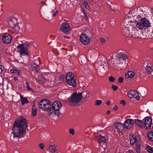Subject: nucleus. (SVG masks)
<instances>
[{
    "instance_id": "1",
    "label": "nucleus",
    "mask_w": 153,
    "mask_h": 153,
    "mask_svg": "<svg viewBox=\"0 0 153 153\" xmlns=\"http://www.w3.org/2000/svg\"><path fill=\"white\" fill-rule=\"evenodd\" d=\"M27 120L23 117H21L15 121L13 127V136L11 135L10 139L14 141V138L22 137L25 132V130L27 127Z\"/></svg>"
},
{
    "instance_id": "2",
    "label": "nucleus",
    "mask_w": 153,
    "mask_h": 153,
    "mask_svg": "<svg viewBox=\"0 0 153 153\" xmlns=\"http://www.w3.org/2000/svg\"><path fill=\"white\" fill-rule=\"evenodd\" d=\"M125 25H124V27L122 30V32L123 34L126 35V36L129 37L140 38V33H141L140 31H138L137 29V27H126Z\"/></svg>"
},
{
    "instance_id": "3",
    "label": "nucleus",
    "mask_w": 153,
    "mask_h": 153,
    "mask_svg": "<svg viewBox=\"0 0 153 153\" xmlns=\"http://www.w3.org/2000/svg\"><path fill=\"white\" fill-rule=\"evenodd\" d=\"M116 60L119 64V67L121 69L126 68L128 64V57L123 52H118L116 56Z\"/></svg>"
},
{
    "instance_id": "4",
    "label": "nucleus",
    "mask_w": 153,
    "mask_h": 153,
    "mask_svg": "<svg viewBox=\"0 0 153 153\" xmlns=\"http://www.w3.org/2000/svg\"><path fill=\"white\" fill-rule=\"evenodd\" d=\"M62 106V105L60 102L56 101L54 102L51 108H49V115H50L52 114L57 116L59 115L61 113L59 110Z\"/></svg>"
},
{
    "instance_id": "5",
    "label": "nucleus",
    "mask_w": 153,
    "mask_h": 153,
    "mask_svg": "<svg viewBox=\"0 0 153 153\" xmlns=\"http://www.w3.org/2000/svg\"><path fill=\"white\" fill-rule=\"evenodd\" d=\"M82 92H74L68 98V102L70 105L79 102L82 99Z\"/></svg>"
},
{
    "instance_id": "6",
    "label": "nucleus",
    "mask_w": 153,
    "mask_h": 153,
    "mask_svg": "<svg viewBox=\"0 0 153 153\" xmlns=\"http://www.w3.org/2000/svg\"><path fill=\"white\" fill-rule=\"evenodd\" d=\"M136 26L140 30L148 28L151 25L149 20L145 18H142L137 22Z\"/></svg>"
},
{
    "instance_id": "7",
    "label": "nucleus",
    "mask_w": 153,
    "mask_h": 153,
    "mask_svg": "<svg viewBox=\"0 0 153 153\" xmlns=\"http://www.w3.org/2000/svg\"><path fill=\"white\" fill-rule=\"evenodd\" d=\"M65 79L69 85L75 87L76 86V79L74 78L73 74L71 72H69L66 74Z\"/></svg>"
},
{
    "instance_id": "8",
    "label": "nucleus",
    "mask_w": 153,
    "mask_h": 153,
    "mask_svg": "<svg viewBox=\"0 0 153 153\" xmlns=\"http://www.w3.org/2000/svg\"><path fill=\"white\" fill-rule=\"evenodd\" d=\"M17 49L21 55H27L28 54L27 48L24 44H19L17 46Z\"/></svg>"
},
{
    "instance_id": "9",
    "label": "nucleus",
    "mask_w": 153,
    "mask_h": 153,
    "mask_svg": "<svg viewBox=\"0 0 153 153\" xmlns=\"http://www.w3.org/2000/svg\"><path fill=\"white\" fill-rule=\"evenodd\" d=\"M79 38L81 42L83 45H86L89 43L90 39L87 34L82 33L80 35Z\"/></svg>"
},
{
    "instance_id": "10",
    "label": "nucleus",
    "mask_w": 153,
    "mask_h": 153,
    "mask_svg": "<svg viewBox=\"0 0 153 153\" xmlns=\"http://www.w3.org/2000/svg\"><path fill=\"white\" fill-rule=\"evenodd\" d=\"M145 127L146 130H149L151 127L152 123V119L149 116H147L145 117L144 119Z\"/></svg>"
},
{
    "instance_id": "11",
    "label": "nucleus",
    "mask_w": 153,
    "mask_h": 153,
    "mask_svg": "<svg viewBox=\"0 0 153 153\" xmlns=\"http://www.w3.org/2000/svg\"><path fill=\"white\" fill-rule=\"evenodd\" d=\"M128 97L131 99L135 98L136 100H139V97L138 93L136 92L133 90L128 91Z\"/></svg>"
},
{
    "instance_id": "12",
    "label": "nucleus",
    "mask_w": 153,
    "mask_h": 153,
    "mask_svg": "<svg viewBox=\"0 0 153 153\" xmlns=\"http://www.w3.org/2000/svg\"><path fill=\"white\" fill-rule=\"evenodd\" d=\"M134 123V120L131 119H128L125 120L124 126L126 128L129 129L132 127Z\"/></svg>"
},
{
    "instance_id": "13",
    "label": "nucleus",
    "mask_w": 153,
    "mask_h": 153,
    "mask_svg": "<svg viewBox=\"0 0 153 153\" xmlns=\"http://www.w3.org/2000/svg\"><path fill=\"white\" fill-rule=\"evenodd\" d=\"M60 30L66 34L68 33L70 30L69 25L65 23H63L60 27Z\"/></svg>"
},
{
    "instance_id": "14",
    "label": "nucleus",
    "mask_w": 153,
    "mask_h": 153,
    "mask_svg": "<svg viewBox=\"0 0 153 153\" xmlns=\"http://www.w3.org/2000/svg\"><path fill=\"white\" fill-rule=\"evenodd\" d=\"M3 42L5 43H10L12 40V37L11 35L8 33L4 34L2 37Z\"/></svg>"
},
{
    "instance_id": "15",
    "label": "nucleus",
    "mask_w": 153,
    "mask_h": 153,
    "mask_svg": "<svg viewBox=\"0 0 153 153\" xmlns=\"http://www.w3.org/2000/svg\"><path fill=\"white\" fill-rule=\"evenodd\" d=\"M130 144L131 146H133L134 143L137 142V140H139L140 139V137L138 136H136L134 134H132L130 135Z\"/></svg>"
},
{
    "instance_id": "16",
    "label": "nucleus",
    "mask_w": 153,
    "mask_h": 153,
    "mask_svg": "<svg viewBox=\"0 0 153 153\" xmlns=\"http://www.w3.org/2000/svg\"><path fill=\"white\" fill-rule=\"evenodd\" d=\"M46 102L44 100H41L39 102V107L42 109L44 111L49 110V107H47L46 106Z\"/></svg>"
},
{
    "instance_id": "17",
    "label": "nucleus",
    "mask_w": 153,
    "mask_h": 153,
    "mask_svg": "<svg viewBox=\"0 0 153 153\" xmlns=\"http://www.w3.org/2000/svg\"><path fill=\"white\" fill-rule=\"evenodd\" d=\"M17 23V20L15 18H12L11 19L8 21V23L9 26L12 28H14L15 27H18V26H16Z\"/></svg>"
},
{
    "instance_id": "18",
    "label": "nucleus",
    "mask_w": 153,
    "mask_h": 153,
    "mask_svg": "<svg viewBox=\"0 0 153 153\" xmlns=\"http://www.w3.org/2000/svg\"><path fill=\"white\" fill-rule=\"evenodd\" d=\"M98 137L100 145L102 146H105L106 145V139L105 137L99 135L98 136Z\"/></svg>"
},
{
    "instance_id": "19",
    "label": "nucleus",
    "mask_w": 153,
    "mask_h": 153,
    "mask_svg": "<svg viewBox=\"0 0 153 153\" xmlns=\"http://www.w3.org/2000/svg\"><path fill=\"white\" fill-rule=\"evenodd\" d=\"M134 120L135 123L139 127L142 128H145L144 121L138 119H135Z\"/></svg>"
},
{
    "instance_id": "20",
    "label": "nucleus",
    "mask_w": 153,
    "mask_h": 153,
    "mask_svg": "<svg viewBox=\"0 0 153 153\" xmlns=\"http://www.w3.org/2000/svg\"><path fill=\"white\" fill-rule=\"evenodd\" d=\"M135 73L132 71H129L125 74L126 78H133L135 75Z\"/></svg>"
},
{
    "instance_id": "21",
    "label": "nucleus",
    "mask_w": 153,
    "mask_h": 153,
    "mask_svg": "<svg viewBox=\"0 0 153 153\" xmlns=\"http://www.w3.org/2000/svg\"><path fill=\"white\" fill-rule=\"evenodd\" d=\"M39 67L38 65L34 63L32 66V69L34 73H37L39 70Z\"/></svg>"
},
{
    "instance_id": "22",
    "label": "nucleus",
    "mask_w": 153,
    "mask_h": 153,
    "mask_svg": "<svg viewBox=\"0 0 153 153\" xmlns=\"http://www.w3.org/2000/svg\"><path fill=\"white\" fill-rule=\"evenodd\" d=\"M110 66L113 69H115L117 68V67H119V64L116 59L113 62V63L111 64Z\"/></svg>"
},
{
    "instance_id": "23",
    "label": "nucleus",
    "mask_w": 153,
    "mask_h": 153,
    "mask_svg": "<svg viewBox=\"0 0 153 153\" xmlns=\"http://www.w3.org/2000/svg\"><path fill=\"white\" fill-rule=\"evenodd\" d=\"M147 137L150 141H153V132L152 131H150L148 132Z\"/></svg>"
},
{
    "instance_id": "24",
    "label": "nucleus",
    "mask_w": 153,
    "mask_h": 153,
    "mask_svg": "<svg viewBox=\"0 0 153 153\" xmlns=\"http://www.w3.org/2000/svg\"><path fill=\"white\" fill-rule=\"evenodd\" d=\"M86 60V58L85 56H80L79 58V62H81L83 65L85 64Z\"/></svg>"
},
{
    "instance_id": "25",
    "label": "nucleus",
    "mask_w": 153,
    "mask_h": 153,
    "mask_svg": "<svg viewBox=\"0 0 153 153\" xmlns=\"http://www.w3.org/2000/svg\"><path fill=\"white\" fill-rule=\"evenodd\" d=\"M48 148L49 151L52 153L55 152L57 150L56 147L54 146H50L48 147Z\"/></svg>"
},
{
    "instance_id": "26",
    "label": "nucleus",
    "mask_w": 153,
    "mask_h": 153,
    "mask_svg": "<svg viewBox=\"0 0 153 153\" xmlns=\"http://www.w3.org/2000/svg\"><path fill=\"white\" fill-rule=\"evenodd\" d=\"M20 98L21 100L22 104L24 105L25 104H27L28 103V102L27 99L25 98H23L22 95L20 96Z\"/></svg>"
},
{
    "instance_id": "27",
    "label": "nucleus",
    "mask_w": 153,
    "mask_h": 153,
    "mask_svg": "<svg viewBox=\"0 0 153 153\" xmlns=\"http://www.w3.org/2000/svg\"><path fill=\"white\" fill-rule=\"evenodd\" d=\"M115 126L118 129L120 130L123 127L122 124L120 123H117L114 124Z\"/></svg>"
},
{
    "instance_id": "28",
    "label": "nucleus",
    "mask_w": 153,
    "mask_h": 153,
    "mask_svg": "<svg viewBox=\"0 0 153 153\" xmlns=\"http://www.w3.org/2000/svg\"><path fill=\"white\" fill-rule=\"evenodd\" d=\"M38 79L40 81L44 82L45 78L41 74H39L38 75Z\"/></svg>"
},
{
    "instance_id": "29",
    "label": "nucleus",
    "mask_w": 153,
    "mask_h": 153,
    "mask_svg": "<svg viewBox=\"0 0 153 153\" xmlns=\"http://www.w3.org/2000/svg\"><path fill=\"white\" fill-rule=\"evenodd\" d=\"M135 149L137 153H140L141 149L139 145L136 144L135 145Z\"/></svg>"
},
{
    "instance_id": "30",
    "label": "nucleus",
    "mask_w": 153,
    "mask_h": 153,
    "mask_svg": "<svg viewBox=\"0 0 153 153\" xmlns=\"http://www.w3.org/2000/svg\"><path fill=\"white\" fill-rule=\"evenodd\" d=\"M44 100L46 102V106L49 107V108H51L52 106L51 105V103L50 102V101L46 99H44Z\"/></svg>"
},
{
    "instance_id": "31",
    "label": "nucleus",
    "mask_w": 153,
    "mask_h": 153,
    "mask_svg": "<svg viewBox=\"0 0 153 153\" xmlns=\"http://www.w3.org/2000/svg\"><path fill=\"white\" fill-rule=\"evenodd\" d=\"M10 72L12 73H16L19 74V73L21 72V71L14 68L10 70Z\"/></svg>"
},
{
    "instance_id": "32",
    "label": "nucleus",
    "mask_w": 153,
    "mask_h": 153,
    "mask_svg": "<svg viewBox=\"0 0 153 153\" xmlns=\"http://www.w3.org/2000/svg\"><path fill=\"white\" fill-rule=\"evenodd\" d=\"M146 70L147 72L149 74H151V72L152 71V68L150 66H147L146 67Z\"/></svg>"
},
{
    "instance_id": "33",
    "label": "nucleus",
    "mask_w": 153,
    "mask_h": 153,
    "mask_svg": "<svg viewBox=\"0 0 153 153\" xmlns=\"http://www.w3.org/2000/svg\"><path fill=\"white\" fill-rule=\"evenodd\" d=\"M103 65L102 61L100 60L96 62L95 63V65L97 67H100V66H102Z\"/></svg>"
},
{
    "instance_id": "34",
    "label": "nucleus",
    "mask_w": 153,
    "mask_h": 153,
    "mask_svg": "<svg viewBox=\"0 0 153 153\" xmlns=\"http://www.w3.org/2000/svg\"><path fill=\"white\" fill-rule=\"evenodd\" d=\"M146 149L150 153L153 152V147H152L149 146H147L146 147Z\"/></svg>"
},
{
    "instance_id": "35",
    "label": "nucleus",
    "mask_w": 153,
    "mask_h": 153,
    "mask_svg": "<svg viewBox=\"0 0 153 153\" xmlns=\"http://www.w3.org/2000/svg\"><path fill=\"white\" fill-rule=\"evenodd\" d=\"M36 108L34 106V105H33L32 108V115L33 116H35L36 114Z\"/></svg>"
},
{
    "instance_id": "36",
    "label": "nucleus",
    "mask_w": 153,
    "mask_h": 153,
    "mask_svg": "<svg viewBox=\"0 0 153 153\" xmlns=\"http://www.w3.org/2000/svg\"><path fill=\"white\" fill-rule=\"evenodd\" d=\"M91 149L89 148H85L84 149V153H91Z\"/></svg>"
},
{
    "instance_id": "37",
    "label": "nucleus",
    "mask_w": 153,
    "mask_h": 153,
    "mask_svg": "<svg viewBox=\"0 0 153 153\" xmlns=\"http://www.w3.org/2000/svg\"><path fill=\"white\" fill-rule=\"evenodd\" d=\"M66 76L64 74H62L59 76V79L60 81H63L64 80Z\"/></svg>"
},
{
    "instance_id": "38",
    "label": "nucleus",
    "mask_w": 153,
    "mask_h": 153,
    "mask_svg": "<svg viewBox=\"0 0 153 153\" xmlns=\"http://www.w3.org/2000/svg\"><path fill=\"white\" fill-rule=\"evenodd\" d=\"M26 88H27L28 91H33V90L30 87L28 83L27 82H26Z\"/></svg>"
},
{
    "instance_id": "39",
    "label": "nucleus",
    "mask_w": 153,
    "mask_h": 153,
    "mask_svg": "<svg viewBox=\"0 0 153 153\" xmlns=\"http://www.w3.org/2000/svg\"><path fill=\"white\" fill-rule=\"evenodd\" d=\"M102 103V101L101 100H97L96 101L95 103V105H100Z\"/></svg>"
},
{
    "instance_id": "40",
    "label": "nucleus",
    "mask_w": 153,
    "mask_h": 153,
    "mask_svg": "<svg viewBox=\"0 0 153 153\" xmlns=\"http://www.w3.org/2000/svg\"><path fill=\"white\" fill-rule=\"evenodd\" d=\"M83 5L87 9H89V6L88 5V3H87L86 0H84V1Z\"/></svg>"
},
{
    "instance_id": "41",
    "label": "nucleus",
    "mask_w": 153,
    "mask_h": 153,
    "mask_svg": "<svg viewBox=\"0 0 153 153\" xmlns=\"http://www.w3.org/2000/svg\"><path fill=\"white\" fill-rule=\"evenodd\" d=\"M110 82H113L115 80V78L112 76H109L108 78Z\"/></svg>"
},
{
    "instance_id": "42",
    "label": "nucleus",
    "mask_w": 153,
    "mask_h": 153,
    "mask_svg": "<svg viewBox=\"0 0 153 153\" xmlns=\"http://www.w3.org/2000/svg\"><path fill=\"white\" fill-rule=\"evenodd\" d=\"M69 133L73 135L74 134V130L73 128H70L69 130Z\"/></svg>"
},
{
    "instance_id": "43",
    "label": "nucleus",
    "mask_w": 153,
    "mask_h": 153,
    "mask_svg": "<svg viewBox=\"0 0 153 153\" xmlns=\"http://www.w3.org/2000/svg\"><path fill=\"white\" fill-rule=\"evenodd\" d=\"M39 147L41 149L43 150L44 149V145L42 143H40L39 144Z\"/></svg>"
},
{
    "instance_id": "44",
    "label": "nucleus",
    "mask_w": 153,
    "mask_h": 153,
    "mask_svg": "<svg viewBox=\"0 0 153 153\" xmlns=\"http://www.w3.org/2000/svg\"><path fill=\"white\" fill-rule=\"evenodd\" d=\"M112 88L114 91H115L117 89L118 87L117 86L113 85H112Z\"/></svg>"
},
{
    "instance_id": "45",
    "label": "nucleus",
    "mask_w": 153,
    "mask_h": 153,
    "mask_svg": "<svg viewBox=\"0 0 153 153\" xmlns=\"http://www.w3.org/2000/svg\"><path fill=\"white\" fill-rule=\"evenodd\" d=\"M123 78L122 77H120L119 78L118 82L120 83H122L123 82Z\"/></svg>"
},
{
    "instance_id": "46",
    "label": "nucleus",
    "mask_w": 153,
    "mask_h": 153,
    "mask_svg": "<svg viewBox=\"0 0 153 153\" xmlns=\"http://www.w3.org/2000/svg\"><path fill=\"white\" fill-rule=\"evenodd\" d=\"M100 41L101 42L103 43H105L106 42V40L103 38H101L100 39Z\"/></svg>"
},
{
    "instance_id": "47",
    "label": "nucleus",
    "mask_w": 153,
    "mask_h": 153,
    "mask_svg": "<svg viewBox=\"0 0 153 153\" xmlns=\"http://www.w3.org/2000/svg\"><path fill=\"white\" fill-rule=\"evenodd\" d=\"M120 104H122L123 106H124L126 105V103L124 100H122L120 101Z\"/></svg>"
},
{
    "instance_id": "48",
    "label": "nucleus",
    "mask_w": 153,
    "mask_h": 153,
    "mask_svg": "<svg viewBox=\"0 0 153 153\" xmlns=\"http://www.w3.org/2000/svg\"><path fill=\"white\" fill-rule=\"evenodd\" d=\"M24 45H25V46H26V48H27V47L30 46L31 44L29 43H27L26 44H24Z\"/></svg>"
},
{
    "instance_id": "49",
    "label": "nucleus",
    "mask_w": 153,
    "mask_h": 153,
    "mask_svg": "<svg viewBox=\"0 0 153 153\" xmlns=\"http://www.w3.org/2000/svg\"><path fill=\"white\" fill-rule=\"evenodd\" d=\"M58 13V12L57 11L54 12L53 14V16H56Z\"/></svg>"
},
{
    "instance_id": "50",
    "label": "nucleus",
    "mask_w": 153,
    "mask_h": 153,
    "mask_svg": "<svg viewBox=\"0 0 153 153\" xmlns=\"http://www.w3.org/2000/svg\"><path fill=\"white\" fill-rule=\"evenodd\" d=\"M118 109V107L117 106H114L113 108V109L114 110H117V109Z\"/></svg>"
},
{
    "instance_id": "51",
    "label": "nucleus",
    "mask_w": 153,
    "mask_h": 153,
    "mask_svg": "<svg viewBox=\"0 0 153 153\" xmlns=\"http://www.w3.org/2000/svg\"><path fill=\"white\" fill-rule=\"evenodd\" d=\"M111 101H108L107 102L106 104L107 105H109L111 103Z\"/></svg>"
},
{
    "instance_id": "52",
    "label": "nucleus",
    "mask_w": 153,
    "mask_h": 153,
    "mask_svg": "<svg viewBox=\"0 0 153 153\" xmlns=\"http://www.w3.org/2000/svg\"><path fill=\"white\" fill-rule=\"evenodd\" d=\"M2 68L1 65H0V74H1L2 72Z\"/></svg>"
},
{
    "instance_id": "53",
    "label": "nucleus",
    "mask_w": 153,
    "mask_h": 153,
    "mask_svg": "<svg viewBox=\"0 0 153 153\" xmlns=\"http://www.w3.org/2000/svg\"><path fill=\"white\" fill-rule=\"evenodd\" d=\"M127 153H134L132 150H129L127 151Z\"/></svg>"
},
{
    "instance_id": "54",
    "label": "nucleus",
    "mask_w": 153,
    "mask_h": 153,
    "mask_svg": "<svg viewBox=\"0 0 153 153\" xmlns=\"http://www.w3.org/2000/svg\"><path fill=\"white\" fill-rule=\"evenodd\" d=\"M110 113V111H108L107 112H106V114H109Z\"/></svg>"
},
{
    "instance_id": "55",
    "label": "nucleus",
    "mask_w": 153,
    "mask_h": 153,
    "mask_svg": "<svg viewBox=\"0 0 153 153\" xmlns=\"http://www.w3.org/2000/svg\"><path fill=\"white\" fill-rule=\"evenodd\" d=\"M84 16L86 18H88V17L87 16V15L86 14V13L84 15Z\"/></svg>"
},
{
    "instance_id": "56",
    "label": "nucleus",
    "mask_w": 153,
    "mask_h": 153,
    "mask_svg": "<svg viewBox=\"0 0 153 153\" xmlns=\"http://www.w3.org/2000/svg\"><path fill=\"white\" fill-rule=\"evenodd\" d=\"M111 24L113 25V24H114V21L113 22L112 20L111 21Z\"/></svg>"
},
{
    "instance_id": "57",
    "label": "nucleus",
    "mask_w": 153,
    "mask_h": 153,
    "mask_svg": "<svg viewBox=\"0 0 153 153\" xmlns=\"http://www.w3.org/2000/svg\"><path fill=\"white\" fill-rule=\"evenodd\" d=\"M14 79L15 80H16L18 79L17 78V77H15Z\"/></svg>"
},
{
    "instance_id": "58",
    "label": "nucleus",
    "mask_w": 153,
    "mask_h": 153,
    "mask_svg": "<svg viewBox=\"0 0 153 153\" xmlns=\"http://www.w3.org/2000/svg\"><path fill=\"white\" fill-rule=\"evenodd\" d=\"M82 12H83V14H84H84H85V13H86L85 12V11H84V10H82Z\"/></svg>"
},
{
    "instance_id": "59",
    "label": "nucleus",
    "mask_w": 153,
    "mask_h": 153,
    "mask_svg": "<svg viewBox=\"0 0 153 153\" xmlns=\"http://www.w3.org/2000/svg\"><path fill=\"white\" fill-rule=\"evenodd\" d=\"M130 22H134V20H133V21H131H131H130Z\"/></svg>"
},
{
    "instance_id": "60",
    "label": "nucleus",
    "mask_w": 153,
    "mask_h": 153,
    "mask_svg": "<svg viewBox=\"0 0 153 153\" xmlns=\"http://www.w3.org/2000/svg\"><path fill=\"white\" fill-rule=\"evenodd\" d=\"M110 8L111 9V10H114V9H113L112 8H111V7H110Z\"/></svg>"
},
{
    "instance_id": "61",
    "label": "nucleus",
    "mask_w": 153,
    "mask_h": 153,
    "mask_svg": "<svg viewBox=\"0 0 153 153\" xmlns=\"http://www.w3.org/2000/svg\"><path fill=\"white\" fill-rule=\"evenodd\" d=\"M36 61H37H37L39 62V60H36Z\"/></svg>"
}]
</instances>
